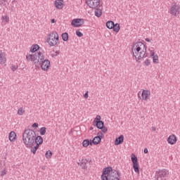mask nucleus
<instances>
[{
  "mask_svg": "<svg viewBox=\"0 0 180 180\" xmlns=\"http://www.w3.org/2000/svg\"><path fill=\"white\" fill-rule=\"evenodd\" d=\"M6 61V58H5V55L2 53V51H0V64L2 63H5Z\"/></svg>",
  "mask_w": 180,
  "mask_h": 180,
  "instance_id": "bb28decb",
  "label": "nucleus"
},
{
  "mask_svg": "<svg viewBox=\"0 0 180 180\" xmlns=\"http://www.w3.org/2000/svg\"><path fill=\"white\" fill-rule=\"evenodd\" d=\"M84 98H85V99H88V91H86V92L84 94Z\"/></svg>",
  "mask_w": 180,
  "mask_h": 180,
  "instance_id": "a19ab883",
  "label": "nucleus"
},
{
  "mask_svg": "<svg viewBox=\"0 0 180 180\" xmlns=\"http://www.w3.org/2000/svg\"><path fill=\"white\" fill-rule=\"evenodd\" d=\"M176 141H177L176 136L174 134L170 135L167 138V143H169V144H171V146H174V144H175Z\"/></svg>",
  "mask_w": 180,
  "mask_h": 180,
  "instance_id": "f3484780",
  "label": "nucleus"
},
{
  "mask_svg": "<svg viewBox=\"0 0 180 180\" xmlns=\"http://www.w3.org/2000/svg\"><path fill=\"white\" fill-rule=\"evenodd\" d=\"M92 162L91 160L82 159L80 162V167H82V169H86L88 168L87 164H91Z\"/></svg>",
  "mask_w": 180,
  "mask_h": 180,
  "instance_id": "dca6fc26",
  "label": "nucleus"
},
{
  "mask_svg": "<svg viewBox=\"0 0 180 180\" xmlns=\"http://www.w3.org/2000/svg\"><path fill=\"white\" fill-rule=\"evenodd\" d=\"M113 168L112 167H107L103 169V174L101 175L102 180H108V175H110L113 172Z\"/></svg>",
  "mask_w": 180,
  "mask_h": 180,
  "instance_id": "6e6552de",
  "label": "nucleus"
},
{
  "mask_svg": "<svg viewBox=\"0 0 180 180\" xmlns=\"http://www.w3.org/2000/svg\"><path fill=\"white\" fill-rule=\"evenodd\" d=\"M51 155H53V153H51V150H48L45 153L46 158H51Z\"/></svg>",
  "mask_w": 180,
  "mask_h": 180,
  "instance_id": "c756f323",
  "label": "nucleus"
},
{
  "mask_svg": "<svg viewBox=\"0 0 180 180\" xmlns=\"http://www.w3.org/2000/svg\"><path fill=\"white\" fill-rule=\"evenodd\" d=\"M94 13L95 16L101 18V16H102V10L101 8H96Z\"/></svg>",
  "mask_w": 180,
  "mask_h": 180,
  "instance_id": "393cba45",
  "label": "nucleus"
},
{
  "mask_svg": "<svg viewBox=\"0 0 180 180\" xmlns=\"http://www.w3.org/2000/svg\"><path fill=\"white\" fill-rule=\"evenodd\" d=\"M143 153H144L145 154H147V153H148V149L145 148L144 150H143Z\"/></svg>",
  "mask_w": 180,
  "mask_h": 180,
  "instance_id": "37998d69",
  "label": "nucleus"
},
{
  "mask_svg": "<svg viewBox=\"0 0 180 180\" xmlns=\"http://www.w3.org/2000/svg\"><path fill=\"white\" fill-rule=\"evenodd\" d=\"M39 49L40 46H39V45L34 44L31 46L30 51L31 53H36V51H37V50H39Z\"/></svg>",
  "mask_w": 180,
  "mask_h": 180,
  "instance_id": "b1692460",
  "label": "nucleus"
},
{
  "mask_svg": "<svg viewBox=\"0 0 180 180\" xmlns=\"http://www.w3.org/2000/svg\"><path fill=\"white\" fill-rule=\"evenodd\" d=\"M150 54L153 60V63H155V64H158V56L155 55V53L154 52V51H151Z\"/></svg>",
  "mask_w": 180,
  "mask_h": 180,
  "instance_id": "412c9836",
  "label": "nucleus"
},
{
  "mask_svg": "<svg viewBox=\"0 0 180 180\" xmlns=\"http://www.w3.org/2000/svg\"><path fill=\"white\" fill-rule=\"evenodd\" d=\"M83 23H84V19L76 18L72 20L71 25L74 27H79L80 26H82Z\"/></svg>",
  "mask_w": 180,
  "mask_h": 180,
  "instance_id": "4468645a",
  "label": "nucleus"
},
{
  "mask_svg": "<svg viewBox=\"0 0 180 180\" xmlns=\"http://www.w3.org/2000/svg\"><path fill=\"white\" fill-rule=\"evenodd\" d=\"M39 133L41 136H44V134H46V127H41L39 129Z\"/></svg>",
  "mask_w": 180,
  "mask_h": 180,
  "instance_id": "c85d7f7f",
  "label": "nucleus"
},
{
  "mask_svg": "<svg viewBox=\"0 0 180 180\" xmlns=\"http://www.w3.org/2000/svg\"><path fill=\"white\" fill-rule=\"evenodd\" d=\"M25 110H23L22 108H20L18 110V115H20V116H22L23 115Z\"/></svg>",
  "mask_w": 180,
  "mask_h": 180,
  "instance_id": "2f4dec72",
  "label": "nucleus"
},
{
  "mask_svg": "<svg viewBox=\"0 0 180 180\" xmlns=\"http://www.w3.org/2000/svg\"><path fill=\"white\" fill-rule=\"evenodd\" d=\"M27 61H33L34 64L41 65L43 71H48L50 68V60L44 59V55L41 52L35 53L34 55H27L26 56Z\"/></svg>",
  "mask_w": 180,
  "mask_h": 180,
  "instance_id": "f257e3e1",
  "label": "nucleus"
},
{
  "mask_svg": "<svg viewBox=\"0 0 180 180\" xmlns=\"http://www.w3.org/2000/svg\"><path fill=\"white\" fill-rule=\"evenodd\" d=\"M146 41H148V43L151 42V39H150L149 38H146L145 39Z\"/></svg>",
  "mask_w": 180,
  "mask_h": 180,
  "instance_id": "79ce46f5",
  "label": "nucleus"
},
{
  "mask_svg": "<svg viewBox=\"0 0 180 180\" xmlns=\"http://www.w3.org/2000/svg\"><path fill=\"white\" fill-rule=\"evenodd\" d=\"M131 160L133 164L134 171H135L136 174H140V169L139 168V160L137 159V156L132 153Z\"/></svg>",
  "mask_w": 180,
  "mask_h": 180,
  "instance_id": "0eeeda50",
  "label": "nucleus"
},
{
  "mask_svg": "<svg viewBox=\"0 0 180 180\" xmlns=\"http://www.w3.org/2000/svg\"><path fill=\"white\" fill-rule=\"evenodd\" d=\"M112 30L114 32H115V33H119L120 30V24L119 23H114V25L112 27Z\"/></svg>",
  "mask_w": 180,
  "mask_h": 180,
  "instance_id": "5701e85b",
  "label": "nucleus"
},
{
  "mask_svg": "<svg viewBox=\"0 0 180 180\" xmlns=\"http://www.w3.org/2000/svg\"><path fill=\"white\" fill-rule=\"evenodd\" d=\"M146 51H147V47L141 41L136 42L132 46L133 57H135L136 61L147 57V53H146Z\"/></svg>",
  "mask_w": 180,
  "mask_h": 180,
  "instance_id": "f03ea898",
  "label": "nucleus"
},
{
  "mask_svg": "<svg viewBox=\"0 0 180 180\" xmlns=\"http://www.w3.org/2000/svg\"><path fill=\"white\" fill-rule=\"evenodd\" d=\"M76 36H77V37H82V36H84V34H82V32H79V30H77Z\"/></svg>",
  "mask_w": 180,
  "mask_h": 180,
  "instance_id": "473e14b6",
  "label": "nucleus"
},
{
  "mask_svg": "<svg viewBox=\"0 0 180 180\" xmlns=\"http://www.w3.org/2000/svg\"><path fill=\"white\" fill-rule=\"evenodd\" d=\"M86 4L92 9H96L101 4V0H86Z\"/></svg>",
  "mask_w": 180,
  "mask_h": 180,
  "instance_id": "1a4fd4ad",
  "label": "nucleus"
},
{
  "mask_svg": "<svg viewBox=\"0 0 180 180\" xmlns=\"http://www.w3.org/2000/svg\"><path fill=\"white\" fill-rule=\"evenodd\" d=\"M106 27L108 29H113V26L115 25V22L112 21V20H109L106 22Z\"/></svg>",
  "mask_w": 180,
  "mask_h": 180,
  "instance_id": "a878e982",
  "label": "nucleus"
},
{
  "mask_svg": "<svg viewBox=\"0 0 180 180\" xmlns=\"http://www.w3.org/2000/svg\"><path fill=\"white\" fill-rule=\"evenodd\" d=\"M93 124L94 126H96V127H97V129H98L99 130H102L103 133H106L108 131V128L105 127V123L103 122V121H100Z\"/></svg>",
  "mask_w": 180,
  "mask_h": 180,
  "instance_id": "f8f14e48",
  "label": "nucleus"
},
{
  "mask_svg": "<svg viewBox=\"0 0 180 180\" xmlns=\"http://www.w3.org/2000/svg\"><path fill=\"white\" fill-rule=\"evenodd\" d=\"M16 70H18V65H13L12 67H11V70L13 72H15V71H16Z\"/></svg>",
  "mask_w": 180,
  "mask_h": 180,
  "instance_id": "72a5a7b5",
  "label": "nucleus"
},
{
  "mask_svg": "<svg viewBox=\"0 0 180 180\" xmlns=\"http://www.w3.org/2000/svg\"><path fill=\"white\" fill-rule=\"evenodd\" d=\"M0 5L5 6V5H6V0H0Z\"/></svg>",
  "mask_w": 180,
  "mask_h": 180,
  "instance_id": "f704fd0d",
  "label": "nucleus"
},
{
  "mask_svg": "<svg viewBox=\"0 0 180 180\" xmlns=\"http://www.w3.org/2000/svg\"><path fill=\"white\" fill-rule=\"evenodd\" d=\"M43 144V137L41 136L35 135V141H34V146L31 148V153L36 154L37 150H39V147L40 145Z\"/></svg>",
  "mask_w": 180,
  "mask_h": 180,
  "instance_id": "39448f33",
  "label": "nucleus"
},
{
  "mask_svg": "<svg viewBox=\"0 0 180 180\" xmlns=\"http://www.w3.org/2000/svg\"><path fill=\"white\" fill-rule=\"evenodd\" d=\"M120 173L119 171L114 170L108 176V180H120Z\"/></svg>",
  "mask_w": 180,
  "mask_h": 180,
  "instance_id": "9b49d317",
  "label": "nucleus"
},
{
  "mask_svg": "<svg viewBox=\"0 0 180 180\" xmlns=\"http://www.w3.org/2000/svg\"><path fill=\"white\" fill-rule=\"evenodd\" d=\"M152 130H153V131H155L157 130V129H156L155 127H152Z\"/></svg>",
  "mask_w": 180,
  "mask_h": 180,
  "instance_id": "a18cd8bd",
  "label": "nucleus"
},
{
  "mask_svg": "<svg viewBox=\"0 0 180 180\" xmlns=\"http://www.w3.org/2000/svg\"><path fill=\"white\" fill-rule=\"evenodd\" d=\"M2 18H3L4 20H5L6 22H9V17H8V15H5L4 17L3 16Z\"/></svg>",
  "mask_w": 180,
  "mask_h": 180,
  "instance_id": "c9c22d12",
  "label": "nucleus"
},
{
  "mask_svg": "<svg viewBox=\"0 0 180 180\" xmlns=\"http://www.w3.org/2000/svg\"><path fill=\"white\" fill-rule=\"evenodd\" d=\"M99 122H102V120H101V115H97L93 122V124L98 123Z\"/></svg>",
  "mask_w": 180,
  "mask_h": 180,
  "instance_id": "7c9ffc66",
  "label": "nucleus"
},
{
  "mask_svg": "<svg viewBox=\"0 0 180 180\" xmlns=\"http://www.w3.org/2000/svg\"><path fill=\"white\" fill-rule=\"evenodd\" d=\"M22 141L26 147L33 148L36 141V132L33 129H25L22 134Z\"/></svg>",
  "mask_w": 180,
  "mask_h": 180,
  "instance_id": "7ed1b4c3",
  "label": "nucleus"
},
{
  "mask_svg": "<svg viewBox=\"0 0 180 180\" xmlns=\"http://www.w3.org/2000/svg\"><path fill=\"white\" fill-rule=\"evenodd\" d=\"M150 60L149 59H146L145 60V65H150Z\"/></svg>",
  "mask_w": 180,
  "mask_h": 180,
  "instance_id": "4c0bfd02",
  "label": "nucleus"
},
{
  "mask_svg": "<svg viewBox=\"0 0 180 180\" xmlns=\"http://www.w3.org/2000/svg\"><path fill=\"white\" fill-rule=\"evenodd\" d=\"M150 93L148 90H143L141 93V96H140V91L138 94V96L140 99H142V101H147L148 99V96H150Z\"/></svg>",
  "mask_w": 180,
  "mask_h": 180,
  "instance_id": "2eb2a0df",
  "label": "nucleus"
},
{
  "mask_svg": "<svg viewBox=\"0 0 180 180\" xmlns=\"http://www.w3.org/2000/svg\"><path fill=\"white\" fill-rule=\"evenodd\" d=\"M94 144V139L89 140V139H84L82 142V146L84 148L88 147V146H92Z\"/></svg>",
  "mask_w": 180,
  "mask_h": 180,
  "instance_id": "aec40b11",
  "label": "nucleus"
},
{
  "mask_svg": "<svg viewBox=\"0 0 180 180\" xmlns=\"http://www.w3.org/2000/svg\"><path fill=\"white\" fill-rule=\"evenodd\" d=\"M95 141H98V139H96Z\"/></svg>",
  "mask_w": 180,
  "mask_h": 180,
  "instance_id": "de8ad7c7",
  "label": "nucleus"
},
{
  "mask_svg": "<svg viewBox=\"0 0 180 180\" xmlns=\"http://www.w3.org/2000/svg\"><path fill=\"white\" fill-rule=\"evenodd\" d=\"M170 13L173 16H178L180 13V6L179 5L172 4L170 8Z\"/></svg>",
  "mask_w": 180,
  "mask_h": 180,
  "instance_id": "9d476101",
  "label": "nucleus"
},
{
  "mask_svg": "<svg viewBox=\"0 0 180 180\" xmlns=\"http://www.w3.org/2000/svg\"><path fill=\"white\" fill-rule=\"evenodd\" d=\"M64 1L63 0H56L55 1V6L56 9H63L64 8L63 4Z\"/></svg>",
  "mask_w": 180,
  "mask_h": 180,
  "instance_id": "6ab92c4d",
  "label": "nucleus"
},
{
  "mask_svg": "<svg viewBox=\"0 0 180 180\" xmlns=\"http://www.w3.org/2000/svg\"><path fill=\"white\" fill-rule=\"evenodd\" d=\"M46 41L49 44V46H51L52 47L54 46H58V44H60V38L58 37V33H57V32H52L48 35Z\"/></svg>",
  "mask_w": 180,
  "mask_h": 180,
  "instance_id": "20e7f679",
  "label": "nucleus"
},
{
  "mask_svg": "<svg viewBox=\"0 0 180 180\" xmlns=\"http://www.w3.org/2000/svg\"><path fill=\"white\" fill-rule=\"evenodd\" d=\"M102 136H103V134L102 133V131H99L98 132L97 136L93 139V143L95 146H98V144H99V143L102 141V139H103Z\"/></svg>",
  "mask_w": 180,
  "mask_h": 180,
  "instance_id": "ddd939ff",
  "label": "nucleus"
},
{
  "mask_svg": "<svg viewBox=\"0 0 180 180\" xmlns=\"http://www.w3.org/2000/svg\"><path fill=\"white\" fill-rule=\"evenodd\" d=\"M32 127H39V124L37 122H34L33 124H32Z\"/></svg>",
  "mask_w": 180,
  "mask_h": 180,
  "instance_id": "58836bf2",
  "label": "nucleus"
},
{
  "mask_svg": "<svg viewBox=\"0 0 180 180\" xmlns=\"http://www.w3.org/2000/svg\"><path fill=\"white\" fill-rule=\"evenodd\" d=\"M124 141V136L120 135L115 140V146H120Z\"/></svg>",
  "mask_w": 180,
  "mask_h": 180,
  "instance_id": "a211bd4d",
  "label": "nucleus"
},
{
  "mask_svg": "<svg viewBox=\"0 0 180 180\" xmlns=\"http://www.w3.org/2000/svg\"><path fill=\"white\" fill-rule=\"evenodd\" d=\"M61 37H62V40H63V41H68V33H67V32L63 33L61 35Z\"/></svg>",
  "mask_w": 180,
  "mask_h": 180,
  "instance_id": "cd10ccee",
  "label": "nucleus"
},
{
  "mask_svg": "<svg viewBox=\"0 0 180 180\" xmlns=\"http://www.w3.org/2000/svg\"><path fill=\"white\" fill-rule=\"evenodd\" d=\"M6 172H8V171H6V170H3L2 172H1V176H4V175H6Z\"/></svg>",
  "mask_w": 180,
  "mask_h": 180,
  "instance_id": "e433bc0d",
  "label": "nucleus"
},
{
  "mask_svg": "<svg viewBox=\"0 0 180 180\" xmlns=\"http://www.w3.org/2000/svg\"><path fill=\"white\" fill-rule=\"evenodd\" d=\"M10 141H15L16 140V133L13 131H11L8 135Z\"/></svg>",
  "mask_w": 180,
  "mask_h": 180,
  "instance_id": "4be33fe9",
  "label": "nucleus"
},
{
  "mask_svg": "<svg viewBox=\"0 0 180 180\" xmlns=\"http://www.w3.org/2000/svg\"><path fill=\"white\" fill-rule=\"evenodd\" d=\"M94 129V127H91L90 128H89V130H93Z\"/></svg>",
  "mask_w": 180,
  "mask_h": 180,
  "instance_id": "49530a36",
  "label": "nucleus"
},
{
  "mask_svg": "<svg viewBox=\"0 0 180 180\" xmlns=\"http://www.w3.org/2000/svg\"><path fill=\"white\" fill-rule=\"evenodd\" d=\"M167 175H168V171L167 169H161L156 172L155 179L156 180H165Z\"/></svg>",
  "mask_w": 180,
  "mask_h": 180,
  "instance_id": "423d86ee",
  "label": "nucleus"
},
{
  "mask_svg": "<svg viewBox=\"0 0 180 180\" xmlns=\"http://www.w3.org/2000/svg\"><path fill=\"white\" fill-rule=\"evenodd\" d=\"M58 54H60V52L56 51L55 53H54V54H52L51 56H52V57H56V56H57Z\"/></svg>",
  "mask_w": 180,
  "mask_h": 180,
  "instance_id": "ea45409f",
  "label": "nucleus"
},
{
  "mask_svg": "<svg viewBox=\"0 0 180 180\" xmlns=\"http://www.w3.org/2000/svg\"><path fill=\"white\" fill-rule=\"evenodd\" d=\"M51 23H56V20L55 19H52L51 20Z\"/></svg>",
  "mask_w": 180,
  "mask_h": 180,
  "instance_id": "c03bdc74",
  "label": "nucleus"
}]
</instances>
